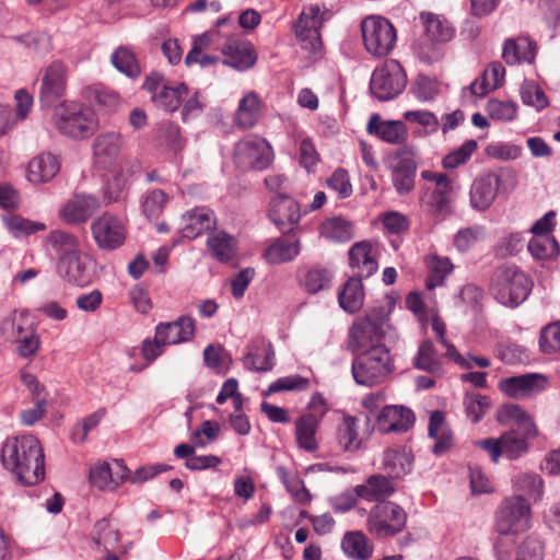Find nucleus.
Segmentation results:
<instances>
[{
	"mask_svg": "<svg viewBox=\"0 0 560 560\" xmlns=\"http://www.w3.org/2000/svg\"><path fill=\"white\" fill-rule=\"evenodd\" d=\"M244 365L252 371L267 372L275 365V351L270 342L258 340L244 359Z\"/></svg>",
	"mask_w": 560,
	"mask_h": 560,
	"instance_id": "e433bc0d",
	"label": "nucleus"
},
{
	"mask_svg": "<svg viewBox=\"0 0 560 560\" xmlns=\"http://www.w3.org/2000/svg\"><path fill=\"white\" fill-rule=\"evenodd\" d=\"M413 421L415 416L410 409L402 406H386L378 413L376 425L382 433L405 432Z\"/></svg>",
	"mask_w": 560,
	"mask_h": 560,
	"instance_id": "a878e982",
	"label": "nucleus"
},
{
	"mask_svg": "<svg viewBox=\"0 0 560 560\" xmlns=\"http://www.w3.org/2000/svg\"><path fill=\"white\" fill-rule=\"evenodd\" d=\"M93 238L101 249L113 250L120 247L126 238L122 220L105 212L91 225Z\"/></svg>",
	"mask_w": 560,
	"mask_h": 560,
	"instance_id": "f3484780",
	"label": "nucleus"
},
{
	"mask_svg": "<svg viewBox=\"0 0 560 560\" xmlns=\"http://www.w3.org/2000/svg\"><path fill=\"white\" fill-rule=\"evenodd\" d=\"M167 201V195L163 190L154 189L145 196L142 202L143 213L148 219H156L162 213Z\"/></svg>",
	"mask_w": 560,
	"mask_h": 560,
	"instance_id": "338daca9",
	"label": "nucleus"
},
{
	"mask_svg": "<svg viewBox=\"0 0 560 560\" xmlns=\"http://www.w3.org/2000/svg\"><path fill=\"white\" fill-rule=\"evenodd\" d=\"M485 236L480 225L468 226L459 230L454 236V246L459 252H467Z\"/></svg>",
	"mask_w": 560,
	"mask_h": 560,
	"instance_id": "e2e57ef3",
	"label": "nucleus"
},
{
	"mask_svg": "<svg viewBox=\"0 0 560 560\" xmlns=\"http://www.w3.org/2000/svg\"><path fill=\"white\" fill-rule=\"evenodd\" d=\"M457 188L455 180L435 186L431 191L424 194L422 201L432 214H447L451 211V203Z\"/></svg>",
	"mask_w": 560,
	"mask_h": 560,
	"instance_id": "7c9ffc66",
	"label": "nucleus"
},
{
	"mask_svg": "<svg viewBox=\"0 0 560 560\" xmlns=\"http://www.w3.org/2000/svg\"><path fill=\"white\" fill-rule=\"evenodd\" d=\"M529 527V503L522 495L505 498L495 511L494 530L499 535H516Z\"/></svg>",
	"mask_w": 560,
	"mask_h": 560,
	"instance_id": "0eeeda50",
	"label": "nucleus"
},
{
	"mask_svg": "<svg viewBox=\"0 0 560 560\" xmlns=\"http://www.w3.org/2000/svg\"><path fill=\"white\" fill-rule=\"evenodd\" d=\"M550 380L541 373H526L502 378L499 382L500 390L515 399H528L547 390Z\"/></svg>",
	"mask_w": 560,
	"mask_h": 560,
	"instance_id": "dca6fc26",
	"label": "nucleus"
},
{
	"mask_svg": "<svg viewBox=\"0 0 560 560\" xmlns=\"http://www.w3.org/2000/svg\"><path fill=\"white\" fill-rule=\"evenodd\" d=\"M310 387V380L301 375L294 374L283 376L272 382L265 395H271L279 392H301L306 390Z\"/></svg>",
	"mask_w": 560,
	"mask_h": 560,
	"instance_id": "680f3d73",
	"label": "nucleus"
},
{
	"mask_svg": "<svg viewBox=\"0 0 560 560\" xmlns=\"http://www.w3.org/2000/svg\"><path fill=\"white\" fill-rule=\"evenodd\" d=\"M300 253L301 242L299 238L288 240L285 237H278L266 247L264 257L267 262L278 265L292 261Z\"/></svg>",
	"mask_w": 560,
	"mask_h": 560,
	"instance_id": "72a5a7b5",
	"label": "nucleus"
},
{
	"mask_svg": "<svg viewBox=\"0 0 560 560\" xmlns=\"http://www.w3.org/2000/svg\"><path fill=\"white\" fill-rule=\"evenodd\" d=\"M530 255L538 260H546L559 253V245L550 235L534 236L528 243Z\"/></svg>",
	"mask_w": 560,
	"mask_h": 560,
	"instance_id": "864d4df0",
	"label": "nucleus"
},
{
	"mask_svg": "<svg viewBox=\"0 0 560 560\" xmlns=\"http://www.w3.org/2000/svg\"><path fill=\"white\" fill-rule=\"evenodd\" d=\"M120 540L119 529L109 520L102 518L95 523L93 541L103 551L116 550Z\"/></svg>",
	"mask_w": 560,
	"mask_h": 560,
	"instance_id": "a18cd8bd",
	"label": "nucleus"
},
{
	"mask_svg": "<svg viewBox=\"0 0 560 560\" xmlns=\"http://www.w3.org/2000/svg\"><path fill=\"white\" fill-rule=\"evenodd\" d=\"M366 129L370 135H375L392 144H401L408 138V131L404 122L397 120L383 121L376 114L371 116Z\"/></svg>",
	"mask_w": 560,
	"mask_h": 560,
	"instance_id": "cd10ccee",
	"label": "nucleus"
},
{
	"mask_svg": "<svg viewBox=\"0 0 560 560\" xmlns=\"http://www.w3.org/2000/svg\"><path fill=\"white\" fill-rule=\"evenodd\" d=\"M415 366L429 373L441 375L443 373L441 360L431 341H423L415 359Z\"/></svg>",
	"mask_w": 560,
	"mask_h": 560,
	"instance_id": "3c124183",
	"label": "nucleus"
},
{
	"mask_svg": "<svg viewBox=\"0 0 560 560\" xmlns=\"http://www.w3.org/2000/svg\"><path fill=\"white\" fill-rule=\"evenodd\" d=\"M501 186V177L493 172H485L479 174L472 182L469 190V202L472 209L485 211L494 202L499 188Z\"/></svg>",
	"mask_w": 560,
	"mask_h": 560,
	"instance_id": "6ab92c4d",
	"label": "nucleus"
},
{
	"mask_svg": "<svg viewBox=\"0 0 560 560\" xmlns=\"http://www.w3.org/2000/svg\"><path fill=\"white\" fill-rule=\"evenodd\" d=\"M143 89L150 93L151 101L159 108L173 113L179 108L185 97L189 95L185 83L168 85L159 73H151L143 82Z\"/></svg>",
	"mask_w": 560,
	"mask_h": 560,
	"instance_id": "ddd939ff",
	"label": "nucleus"
},
{
	"mask_svg": "<svg viewBox=\"0 0 560 560\" xmlns=\"http://www.w3.org/2000/svg\"><path fill=\"white\" fill-rule=\"evenodd\" d=\"M536 45L527 37L506 39L503 45L502 58L508 65L532 63L535 59Z\"/></svg>",
	"mask_w": 560,
	"mask_h": 560,
	"instance_id": "473e14b6",
	"label": "nucleus"
},
{
	"mask_svg": "<svg viewBox=\"0 0 560 560\" xmlns=\"http://www.w3.org/2000/svg\"><path fill=\"white\" fill-rule=\"evenodd\" d=\"M361 32L365 49L375 57L387 56L396 45V30L383 16L371 15L363 19Z\"/></svg>",
	"mask_w": 560,
	"mask_h": 560,
	"instance_id": "1a4fd4ad",
	"label": "nucleus"
},
{
	"mask_svg": "<svg viewBox=\"0 0 560 560\" xmlns=\"http://www.w3.org/2000/svg\"><path fill=\"white\" fill-rule=\"evenodd\" d=\"M319 422L312 416H302L295 421V439L298 445L306 452H314L318 448L316 432Z\"/></svg>",
	"mask_w": 560,
	"mask_h": 560,
	"instance_id": "37998d69",
	"label": "nucleus"
},
{
	"mask_svg": "<svg viewBox=\"0 0 560 560\" xmlns=\"http://www.w3.org/2000/svg\"><path fill=\"white\" fill-rule=\"evenodd\" d=\"M116 469L106 462H98L90 469V481L101 490H114L126 480L127 468L116 460Z\"/></svg>",
	"mask_w": 560,
	"mask_h": 560,
	"instance_id": "bb28decb",
	"label": "nucleus"
},
{
	"mask_svg": "<svg viewBox=\"0 0 560 560\" xmlns=\"http://www.w3.org/2000/svg\"><path fill=\"white\" fill-rule=\"evenodd\" d=\"M11 39L18 44L32 49L35 54L46 55L51 49L50 36L43 32H33L23 35L12 36Z\"/></svg>",
	"mask_w": 560,
	"mask_h": 560,
	"instance_id": "5fc2aeb1",
	"label": "nucleus"
},
{
	"mask_svg": "<svg viewBox=\"0 0 560 560\" xmlns=\"http://www.w3.org/2000/svg\"><path fill=\"white\" fill-rule=\"evenodd\" d=\"M54 125L66 137L86 139L97 130L98 118L91 107L65 101L55 107Z\"/></svg>",
	"mask_w": 560,
	"mask_h": 560,
	"instance_id": "39448f33",
	"label": "nucleus"
},
{
	"mask_svg": "<svg viewBox=\"0 0 560 560\" xmlns=\"http://www.w3.org/2000/svg\"><path fill=\"white\" fill-rule=\"evenodd\" d=\"M47 244L55 252L58 259L70 256L80 249L78 237L62 230L51 231L47 236Z\"/></svg>",
	"mask_w": 560,
	"mask_h": 560,
	"instance_id": "09e8293b",
	"label": "nucleus"
},
{
	"mask_svg": "<svg viewBox=\"0 0 560 560\" xmlns=\"http://www.w3.org/2000/svg\"><path fill=\"white\" fill-rule=\"evenodd\" d=\"M217 225L213 211L207 207H197L186 211L182 217L180 232L188 240H194Z\"/></svg>",
	"mask_w": 560,
	"mask_h": 560,
	"instance_id": "5701e85b",
	"label": "nucleus"
},
{
	"mask_svg": "<svg viewBox=\"0 0 560 560\" xmlns=\"http://www.w3.org/2000/svg\"><path fill=\"white\" fill-rule=\"evenodd\" d=\"M277 475L295 502L307 504L311 501V493L296 472L288 470L284 466H278Z\"/></svg>",
	"mask_w": 560,
	"mask_h": 560,
	"instance_id": "49530a36",
	"label": "nucleus"
},
{
	"mask_svg": "<svg viewBox=\"0 0 560 560\" xmlns=\"http://www.w3.org/2000/svg\"><path fill=\"white\" fill-rule=\"evenodd\" d=\"M330 16L329 11L312 4L301 12L295 25V34L303 49L317 54L322 48L319 30Z\"/></svg>",
	"mask_w": 560,
	"mask_h": 560,
	"instance_id": "f8f14e48",
	"label": "nucleus"
},
{
	"mask_svg": "<svg viewBox=\"0 0 560 560\" xmlns=\"http://www.w3.org/2000/svg\"><path fill=\"white\" fill-rule=\"evenodd\" d=\"M207 247L218 261L230 262L236 256L237 242L233 235L218 231L208 237Z\"/></svg>",
	"mask_w": 560,
	"mask_h": 560,
	"instance_id": "c9c22d12",
	"label": "nucleus"
},
{
	"mask_svg": "<svg viewBox=\"0 0 560 560\" xmlns=\"http://www.w3.org/2000/svg\"><path fill=\"white\" fill-rule=\"evenodd\" d=\"M337 439L340 447L346 452H355L362 446L359 435V419L353 416H345L338 425Z\"/></svg>",
	"mask_w": 560,
	"mask_h": 560,
	"instance_id": "79ce46f5",
	"label": "nucleus"
},
{
	"mask_svg": "<svg viewBox=\"0 0 560 560\" xmlns=\"http://www.w3.org/2000/svg\"><path fill=\"white\" fill-rule=\"evenodd\" d=\"M341 548L354 560H369L373 555V545L362 532L347 533L342 538Z\"/></svg>",
	"mask_w": 560,
	"mask_h": 560,
	"instance_id": "a19ab883",
	"label": "nucleus"
},
{
	"mask_svg": "<svg viewBox=\"0 0 560 560\" xmlns=\"http://www.w3.org/2000/svg\"><path fill=\"white\" fill-rule=\"evenodd\" d=\"M539 349L545 354L560 352V320L550 323L540 330Z\"/></svg>",
	"mask_w": 560,
	"mask_h": 560,
	"instance_id": "4d7b16f0",
	"label": "nucleus"
},
{
	"mask_svg": "<svg viewBox=\"0 0 560 560\" xmlns=\"http://www.w3.org/2000/svg\"><path fill=\"white\" fill-rule=\"evenodd\" d=\"M412 456L406 448H392L384 452L383 466L390 478H400L411 470Z\"/></svg>",
	"mask_w": 560,
	"mask_h": 560,
	"instance_id": "ea45409f",
	"label": "nucleus"
},
{
	"mask_svg": "<svg viewBox=\"0 0 560 560\" xmlns=\"http://www.w3.org/2000/svg\"><path fill=\"white\" fill-rule=\"evenodd\" d=\"M273 160V150L262 137L249 135L234 145L233 162L242 171H264Z\"/></svg>",
	"mask_w": 560,
	"mask_h": 560,
	"instance_id": "6e6552de",
	"label": "nucleus"
},
{
	"mask_svg": "<svg viewBox=\"0 0 560 560\" xmlns=\"http://www.w3.org/2000/svg\"><path fill=\"white\" fill-rule=\"evenodd\" d=\"M155 332L156 340L165 346L186 342L195 334V320L189 316H182L175 322L159 324Z\"/></svg>",
	"mask_w": 560,
	"mask_h": 560,
	"instance_id": "393cba45",
	"label": "nucleus"
},
{
	"mask_svg": "<svg viewBox=\"0 0 560 560\" xmlns=\"http://www.w3.org/2000/svg\"><path fill=\"white\" fill-rule=\"evenodd\" d=\"M417 168L418 154L415 147L397 150L390 171L393 186L399 196H406L413 190Z\"/></svg>",
	"mask_w": 560,
	"mask_h": 560,
	"instance_id": "4468645a",
	"label": "nucleus"
},
{
	"mask_svg": "<svg viewBox=\"0 0 560 560\" xmlns=\"http://www.w3.org/2000/svg\"><path fill=\"white\" fill-rule=\"evenodd\" d=\"M521 98L527 106L540 112L549 105L548 97L534 81H525L521 86Z\"/></svg>",
	"mask_w": 560,
	"mask_h": 560,
	"instance_id": "13d9d810",
	"label": "nucleus"
},
{
	"mask_svg": "<svg viewBox=\"0 0 560 560\" xmlns=\"http://www.w3.org/2000/svg\"><path fill=\"white\" fill-rule=\"evenodd\" d=\"M7 229L14 237L27 236L38 231H45L46 224L24 219L19 215L10 217L4 221Z\"/></svg>",
	"mask_w": 560,
	"mask_h": 560,
	"instance_id": "bf43d9fd",
	"label": "nucleus"
},
{
	"mask_svg": "<svg viewBox=\"0 0 560 560\" xmlns=\"http://www.w3.org/2000/svg\"><path fill=\"white\" fill-rule=\"evenodd\" d=\"M60 170L58 158L51 153H42L35 156L27 166L26 177L35 185L51 180Z\"/></svg>",
	"mask_w": 560,
	"mask_h": 560,
	"instance_id": "c85d7f7f",
	"label": "nucleus"
},
{
	"mask_svg": "<svg viewBox=\"0 0 560 560\" xmlns=\"http://www.w3.org/2000/svg\"><path fill=\"white\" fill-rule=\"evenodd\" d=\"M110 62L116 70L130 79H136L141 73L136 54L127 46L116 48L110 56Z\"/></svg>",
	"mask_w": 560,
	"mask_h": 560,
	"instance_id": "de8ad7c7",
	"label": "nucleus"
},
{
	"mask_svg": "<svg viewBox=\"0 0 560 560\" xmlns=\"http://www.w3.org/2000/svg\"><path fill=\"white\" fill-rule=\"evenodd\" d=\"M224 63L237 70H246L256 62V54L249 42L231 37L222 46Z\"/></svg>",
	"mask_w": 560,
	"mask_h": 560,
	"instance_id": "b1692460",
	"label": "nucleus"
},
{
	"mask_svg": "<svg viewBox=\"0 0 560 560\" xmlns=\"http://www.w3.org/2000/svg\"><path fill=\"white\" fill-rule=\"evenodd\" d=\"M392 330L389 317L384 308H373L353 320L348 329L347 348L352 353L386 346L385 339Z\"/></svg>",
	"mask_w": 560,
	"mask_h": 560,
	"instance_id": "7ed1b4c3",
	"label": "nucleus"
},
{
	"mask_svg": "<svg viewBox=\"0 0 560 560\" xmlns=\"http://www.w3.org/2000/svg\"><path fill=\"white\" fill-rule=\"evenodd\" d=\"M406 85L407 75L400 63L388 59L374 70L370 91L380 101H388L399 95Z\"/></svg>",
	"mask_w": 560,
	"mask_h": 560,
	"instance_id": "9d476101",
	"label": "nucleus"
},
{
	"mask_svg": "<svg viewBox=\"0 0 560 560\" xmlns=\"http://www.w3.org/2000/svg\"><path fill=\"white\" fill-rule=\"evenodd\" d=\"M407 514L394 502H380L370 512L368 529L377 538H385L401 532Z\"/></svg>",
	"mask_w": 560,
	"mask_h": 560,
	"instance_id": "9b49d317",
	"label": "nucleus"
},
{
	"mask_svg": "<svg viewBox=\"0 0 560 560\" xmlns=\"http://www.w3.org/2000/svg\"><path fill=\"white\" fill-rule=\"evenodd\" d=\"M497 420L502 424L514 423L516 430L504 432L500 438H489L475 442L483 450L491 462L499 463L501 456L514 460L528 451L527 439L536 435V427L530 416L518 405L502 406L497 412Z\"/></svg>",
	"mask_w": 560,
	"mask_h": 560,
	"instance_id": "f257e3e1",
	"label": "nucleus"
},
{
	"mask_svg": "<svg viewBox=\"0 0 560 560\" xmlns=\"http://www.w3.org/2000/svg\"><path fill=\"white\" fill-rule=\"evenodd\" d=\"M268 215L279 231L287 234L300 222V206L291 197L278 195L270 202Z\"/></svg>",
	"mask_w": 560,
	"mask_h": 560,
	"instance_id": "aec40b11",
	"label": "nucleus"
},
{
	"mask_svg": "<svg viewBox=\"0 0 560 560\" xmlns=\"http://www.w3.org/2000/svg\"><path fill=\"white\" fill-rule=\"evenodd\" d=\"M428 278L425 285L429 290L444 284L446 277L453 271L454 266L450 258L430 255L427 258Z\"/></svg>",
	"mask_w": 560,
	"mask_h": 560,
	"instance_id": "c03bdc74",
	"label": "nucleus"
},
{
	"mask_svg": "<svg viewBox=\"0 0 560 560\" xmlns=\"http://www.w3.org/2000/svg\"><path fill=\"white\" fill-rule=\"evenodd\" d=\"M394 371V362L386 346H376L371 350L357 353L352 360L351 372L354 382L362 386L382 384Z\"/></svg>",
	"mask_w": 560,
	"mask_h": 560,
	"instance_id": "423d86ee",
	"label": "nucleus"
},
{
	"mask_svg": "<svg viewBox=\"0 0 560 560\" xmlns=\"http://www.w3.org/2000/svg\"><path fill=\"white\" fill-rule=\"evenodd\" d=\"M125 141L121 133L116 131H106L100 133L93 141V162L95 167L108 170L115 165Z\"/></svg>",
	"mask_w": 560,
	"mask_h": 560,
	"instance_id": "a211bd4d",
	"label": "nucleus"
},
{
	"mask_svg": "<svg viewBox=\"0 0 560 560\" xmlns=\"http://www.w3.org/2000/svg\"><path fill=\"white\" fill-rule=\"evenodd\" d=\"M320 235L332 242H347L352 238L351 224L342 218L326 220L320 226Z\"/></svg>",
	"mask_w": 560,
	"mask_h": 560,
	"instance_id": "603ef678",
	"label": "nucleus"
},
{
	"mask_svg": "<svg viewBox=\"0 0 560 560\" xmlns=\"http://www.w3.org/2000/svg\"><path fill=\"white\" fill-rule=\"evenodd\" d=\"M421 21L424 25L425 36L435 44L450 42L454 36V28L442 15L433 13H421Z\"/></svg>",
	"mask_w": 560,
	"mask_h": 560,
	"instance_id": "4c0bfd02",
	"label": "nucleus"
},
{
	"mask_svg": "<svg viewBox=\"0 0 560 560\" xmlns=\"http://www.w3.org/2000/svg\"><path fill=\"white\" fill-rule=\"evenodd\" d=\"M57 272L67 282L84 287L93 282L96 271L94 260L79 249L70 256L57 259Z\"/></svg>",
	"mask_w": 560,
	"mask_h": 560,
	"instance_id": "2eb2a0df",
	"label": "nucleus"
},
{
	"mask_svg": "<svg viewBox=\"0 0 560 560\" xmlns=\"http://www.w3.org/2000/svg\"><path fill=\"white\" fill-rule=\"evenodd\" d=\"M25 322L26 320L22 314L14 312L2 322L0 327L2 336L8 341H16V339L21 338L28 331L25 327Z\"/></svg>",
	"mask_w": 560,
	"mask_h": 560,
	"instance_id": "0e129e2a",
	"label": "nucleus"
},
{
	"mask_svg": "<svg viewBox=\"0 0 560 560\" xmlns=\"http://www.w3.org/2000/svg\"><path fill=\"white\" fill-rule=\"evenodd\" d=\"M96 196L91 194H74L60 209V218L68 224L86 222L100 208Z\"/></svg>",
	"mask_w": 560,
	"mask_h": 560,
	"instance_id": "4be33fe9",
	"label": "nucleus"
},
{
	"mask_svg": "<svg viewBox=\"0 0 560 560\" xmlns=\"http://www.w3.org/2000/svg\"><path fill=\"white\" fill-rule=\"evenodd\" d=\"M68 68L56 60L48 65L43 72L39 90V100L43 103L50 104L65 94L67 88Z\"/></svg>",
	"mask_w": 560,
	"mask_h": 560,
	"instance_id": "412c9836",
	"label": "nucleus"
},
{
	"mask_svg": "<svg viewBox=\"0 0 560 560\" xmlns=\"http://www.w3.org/2000/svg\"><path fill=\"white\" fill-rule=\"evenodd\" d=\"M477 150V142L472 139L466 140L458 149L444 156L442 164L445 168H456L465 164Z\"/></svg>",
	"mask_w": 560,
	"mask_h": 560,
	"instance_id": "69168bd1",
	"label": "nucleus"
},
{
	"mask_svg": "<svg viewBox=\"0 0 560 560\" xmlns=\"http://www.w3.org/2000/svg\"><path fill=\"white\" fill-rule=\"evenodd\" d=\"M261 116V102L257 93L246 92L240 100L234 115V124L241 129H249L257 125Z\"/></svg>",
	"mask_w": 560,
	"mask_h": 560,
	"instance_id": "c756f323",
	"label": "nucleus"
},
{
	"mask_svg": "<svg viewBox=\"0 0 560 560\" xmlns=\"http://www.w3.org/2000/svg\"><path fill=\"white\" fill-rule=\"evenodd\" d=\"M349 260L359 278L372 276L378 267L372 256V245L369 242L355 243L349 250Z\"/></svg>",
	"mask_w": 560,
	"mask_h": 560,
	"instance_id": "f704fd0d",
	"label": "nucleus"
},
{
	"mask_svg": "<svg viewBox=\"0 0 560 560\" xmlns=\"http://www.w3.org/2000/svg\"><path fill=\"white\" fill-rule=\"evenodd\" d=\"M332 273L325 268H314L307 271L304 277L303 287L306 292L316 294L319 291L330 288Z\"/></svg>",
	"mask_w": 560,
	"mask_h": 560,
	"instance_id": "6e6d98bb",
	"label": "nucleus"
},
{
	"mask_svg": "<svg viewBox=\"0 0 560 560\" xmlns=\"http://www.w3.org/2000/svg\"><path fill=\"white\" fill-rule=\"evenodd\" d=\"M3 467L13 479L26 487L45 479V455L39 441L28 434L7 439L1 451Z\"/></svg>",
	"mask_w": 560,
	"mask_h": 560,
	"instance_id": "f03ea898",
	"label": "nucleus"
},
{
	"mask_svg": "<svg viewBox=\"0 0 560 560\" xmlns=\"http://www.w3.org/2000/svg\"><path fill=\"white\" fill-rule=\"evenodd\" d=\"M395 487L392 480L382 475H374L368 478L365 483L355 487V493L360 499L369 502L381 501L392 495Z\"/></svg>",
	"mask_w": 560,
	"mask_h": 560,
	"instance_id": "2f4dec72",
	"label": "nucleus"
},
{
	"mask_svg": "<svg viewBox=\"0 0 560 560\" xmlns=\"http://www.w3.org/2000/svg\"><path fill=\"white\" fill-rule=\"evenodd\" d=\"M220 433V425L211 420H205L201 423L200 429H197L190 433V441L199 446L205 447L209 443L214 442Z\"/></svg>",
	"mask_w": 560,
	"mask_h": 560,
	"instance_id": "774afa93",
	"label": "nucleus"
},
{
	"mask_svg": "<svg viewBox=\"0 0 560 560\" xmlns=\"http://www.w3.org/2000/svg\"><path fill=\"white\" fill-rule=\"evenodd\" d=\"M533 289L532 279L515 265H501L495 268L490 281L493 298L502 305L517 307Z\"/></svg>",
	"mask_w": 560,
	"mask_h": 560,
	"instance_id": "20e7f679",
	"label": "nucleus"
},
{
	"mask_svg": "<svg viewBox=\"0 0 560 560\" xmlns=\"http://www.w3.org/2000/svg\"><path fill=\"white\" fill-rule=\"evenodd\" d=\"M340 307L347 313L354 314L364 302V290L362 280L359 277H351L338 292Z\"/></svg>",
	"mask_w": 560,
	"mask_h": 560,
	"instance_id": "58836bf2",
	"label": "nucleus"
},
{
	"mask_svg": "<svg viewBox=\"0 0 560 560\" xmlns=\"http://www.w3.org/2000/svg\"><path fill=\"white\" fill-rule=\"evenodd\" d=\"M513 488L534 501L540 500L544 493L542 479L538 475L530 472H520L516 475L513 478Z\"/></svg>",
	"mask_w": 560,
	"mask_h": 560,
	"instance_id": "8fccbe9b",
	"label": "nucleus"
},
{
	"mask_svg": "<svg viewBox=\"0 0 560 560\" xmlns=\"http://www.w3.org/2000/svg\"><path fill=\"white\" fill-rule=\"evenodd\" d=\"M465 411L474 423L479 422L490 408V399L478 393H467L464 398Z\"/></svg>",
	"mask_w": 560,
	"mask_h": 560,
	"instance_id": "052dcab7",
	"label": "nucleus"
}]
</instances>
